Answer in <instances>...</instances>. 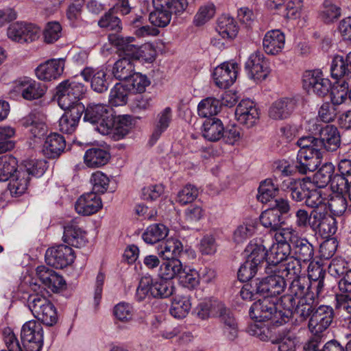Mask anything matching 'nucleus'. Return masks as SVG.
I'll return each instance as SVG.
<instances>
[{
	"label": "nucleus",
	"mask_w": 351,
	"mask_h": 351,
	"mask_svg": "<svg viewBox=\"0 0 351 351\" xmlns=\"http://www.w3.org/2000/svg\"><path fill=\"white\" fill-rule=\"evenodd\" d=\"M108 40L117 48L119 57L128 58L132 62L139 60L147 63L155 60L156 50L150 43L138 45L134 37H123L117 34H109Z\"/></svg>",
	"instance_id": "f257e3e1"
},
{
	"label": "nucleus",
	"mask_w": 351,
	"mask_h": 351,
	"mask_svg": "<svg viewBox=\"0 0 351 351\" xmlns=\"http://www.w3.org/2000/svg\"><path fill=\"white\" fill-rule=\"evenodd\" d=\"M277 300L276 298L263 297L253 303L249 311L251 319L258 322L271 321L275 326L287 323L292 316L291 312L285 308L283 311L278 309Z\"/></svg>",
	"instance_id": "f03ea898"
},
{
	"label": "nucleus",
	"mask_w": 351,
	"mask_h": 351,
	"mask_svg": "<svg viewBox=\"0 0 351 351\" xmlns=\"http://www.w3.org/2000/svg\"><path fill=\"white\" fill-rule=\"evenodd\" d=\"M175 287L170 280L160 278L153 280L150 276L141 278L136 288L135 298L141 302L146 298H167L174 293Z\"/></svg>",
	"instance_id": "7ed1b4c3"
},
{
	"label": "nucleus",
	"mask_w": 351,
	"mask_h": 351,
	"mask_svg": "<svg viewBox=\"0 0 351 351\" xmlns=\"http://www.w3.org/2000/svg\"><path fill=\"white\" fill-rule=\"evenodd\" d=\"M18 161L11 155L0 157V182L11 180L8 188L12 195H21L27 188V178L23 177L19 179L21 172L17 171Z\"/></svg>",
	"instance_id": "20e7f679"
},
{
	"label": "nucleus",
	"mask_w": 351,
	"mask_h": 351,
	"mask_svg": "<svg viewBox=\"0 0 351 351\" xmlns=\"http://www.w3.org/2000/svg\"><path fill=\"white\" fill-rule=\"evenodd\" d=\"M86 88L82 83L66 80L56 87V97L58 105L62 109L76 108L78 104L83 105L80 100L84 97Z\"/></svg>",
	"instance_id": "39448f33"
},
{
	"label": "nucleus",
	"mask_w": 351,
	"mask_h": 351,
	"mask_svg": "<svg viewBox=\"0 0 351 351\" xmlns=\"http://www.w3.org/2000/svg\"><path fill=\"white\" fill-rule=\"evenodd\" d=\"M308 130L317 136L319 149L328 152L336 151L341 145V136L337 127L328 124H319L317 121L308 123Z\"/></svg>",
	"instance_id": "423d86ee"
},
{
	"label": "nucleus",
	"mask_w": 351,
	"mask_h": 351,
	"mask_svg": "<svg viewBox=\"0 0 351 351\" xmlns=\"http://www.w3.org/2000/svg\"><path fill=\"white\" fill-rule=\"evenodd\" d=\"M84 121L97 125V130L102 134L110 133L111 122V108L102 104L90 103L84 108Z\"/></svg>",
	"instance_id": "0eeeda50"
},
{
	"label": "nucleus",
	"mask_w": 351,
	"mask_h": 351,
	"mask_svg": "<svg viewBox=\"0 0 351 351\" xmlns=\"http://www.w3.org/2000/svg\"><path fill=\"white\" fill-rule=\"evenodd\" d=\"M308 295H315L311 291V282L305 276L292 280L290 283L287 293L280 298L283 308L288 309L293 315V308L295 306V301L307 298Z\"/></svg>",
	"instance_id": "6e6552de"
},
{
	"label": "nucleus",
	"mask_w": 351,
	"mask_h": 351,
	"mask_svg": "<svg viewBox=\"0 0 351 351\" xmlns=\"http://www.w3.org/2000/svg\"><path fill=\"white\" fill-rule=\"evenodd\" d=\"M334 316V310L330 306L320 305L317 307L308 324V330L314 336L311 339H322V333L330 326Z\"/></svg>",
	"instance_id": "1a4fd4ad"
},
{
	"label": "nucleus",
	"mask_w": 351,
	"mask_h": 351,
	"mask_svg": "<svg viewBox=\"0 0 351 351\" xmlns=\"http://www.w3.org/2000/svg\"><path fill=\"white\" fill-rule=\"evenodd\" d=\"M21 339L26 351H40L43 346L41 324L35 320L25 322L21 328Z\"/></svg>",
	"instance_id": "9d476101"
},
{
	"label": "nucleus",
	"mask_w": 351,
	"mask_h": 351,
	"mask_svg": "<svg viewBox=\"0 0 351 351\" xmlns=\"http://www.w3.org/2000/svg\"><path fill=\"white\" fill-rule=\"evenodd\" d=\"M245 71L247 77L256 82L265 80L270 73L268 62L260 51L252 53L245 63Z\"/></svg>",
	"instance_id": "9b49d317"
},
{
	"label": "nucleus",
	"mask_w": 351,
	"mask_h": 351,
	"mask_svg": "<svg viewBox=\"0 0 351 351\" xmlns=\"http://www.w3.org/2000/svg\"><path fill=\"white\" fill-rule=\"evenodd\" d=\"M285 287L284 277L276 274L255 279V288L260 296L272 298L282 293Z\"/></svg>",
	"instance_id": "f8f14e48"
},
{
	"label": "nucleus",
	"mask_w": 351,
	"mask_h": 351,
	"mask_svg": "<svg viewBox=\"0 0 351 351\" xmlns=\"http://www.w3.org/2000/svg\"><path fill=\"white\" fill-rule=\"evenodd\" d=\"M304 88L308 93H313L319 97L326 95L331 89V82L324 78L318 70L306 71L303 74Z\"/></svg>",
	"instance_id": "ddd939ff"
},
{
	"label": "nucleus",
	"mask_w": 351,
	"mask_h": 351,
	"mask_svg": "<svg viewBox=\"0 0 351 351\" xmlns=\"http://www.w3.org/2000/svg\"><path fill=\"white\" fill-rule=\"evenodd\" d=\"M75 259L74 251L68 245H59L49 248L45 252L47 265L56 269H62L71 264Z\"/></svg>",
	"instance_id": "4468645a"
},
{
	"label": "nucleus",
	"mask_w": 351,
	"mask_h": 351,
	"mask_svg": "<svg viewBox=\"0 0 351 351\" xmlns=\"http://www.w3.org/2000/svg\"><path fill=\"white\" fill-rule=\"evenodd\" d=\"M40 29L35 25L14 23L9 26L7 35L11 40L20 43H31L39 37Z\"/></svg>",
	"instance_id": "2eb2a0df"
},
{
	"label": "nucleus",
	"mask_w": 351,
	"mask_h": 351,
	"mask_svg": "<svg viewBox=\"0 0 351 351\" xmlns=\"http://www.w3.org/2000/svg\"><path fill=\"white\" fill-rule=\"evenodd\" d=\"M323 155L319 148L299 149L297 154L295 168L302 174L316 170L321 164Z\"/></svg>",
	"instance_id": "dca6fc26"
},
{
	"label": "nucleus",
	"mask_w": 351,
	"mask_h": 351,
	"mask_svg": "<svg viewBox=\"0 0 351 351\" xmlns=\"http://www.w3.org/2000/svg\"><path fill=\"white\" fill-rule=\"evenodd\" d=\"M311 182L306 179H293L289 178L285 180L281 185L282 189L289 194L290 197L295 202H300L305 200L310 193Z\"/></svg>",
	"instance_id": "f3484780"
},
{
	"label": "nucleus",
	"mask_w": 351,
	"mask_h": 351,
	"mask_svg": "<svg viewBox=\"0 0 351 351\" xmlns=\"http://www.w3.org/2000/svg\"><path fill=\"white\" fill-rule=\"evenodd\" d=\"M235 116L241 124L251 128L259 119V112L253 101L243 99L236 108Z\"/></svg>",
	"instance_id": "a211bd4d"
},
{
	"label": "nucleus",
	"mask_w": 351,
	"mask_h": 351,
	"mask_svg": "<svg viewBox=\"0 0 351 351\" xmlns=\"http://www.w3.org/2000/svg\"><path fill=\"white\" fill-rule=\"evenodd\" d=\"M81 75L85 81L90 82L91 88L98 93L106 92L111 83V78L104 69L86 68L82 71Z\"/></svg>",
	"instance_id": "6ab92c4d"
},
{
	"label": "nucleus",
	"mask_w": 351,
	"mask_h": 351,
	"mask_svg": "<svg viewBox=\"0 0 351 351\" xmlns=\"http://www.w3.org/2000/svg\"><path fill=\"white\" fill-rule=\"evenodd\" d=\"M213 75L215 83L219 88H228L237 79V64L223 62L215 69Z\"/></svg>",
	"instance_id": "aec40b11"
},
{
	"label": "nucleus",
	"mask_w": 351,
	"mask_h": 351,
	"mask_svg": "<svg viewBox=\"0 0 351 351\" xmlns=\"http://www.w3.org/2000/svg\"><path fill=\"white\" fill-rule=\"evenodd\" d=\"M64 63L62 58L49 60L36 69V75L43 81L56 80L63 73Z\"/></svg>",
	"instance_id": "412c9836"
},
{
	"label": "nucleus",
	"mask_w": 351,
	"mask_h": 351,
	"mask_svg": "<svg viewBox=\"0 0 351 351\" xmlns=\"http://www.w3.org/2000/svg\"><path fill=\"white\" fill-rule=\"evenodd\" d=\"M64 110L65 112L59 119V130L64 134H71L78 126L84 111V106L78 104L76 108Z\"/></svg>",
	"instance_id": "4be33fe9"
},
{
	"label": "nucleus",
	"mask_w": 351,
	"mask_h": 351,
	"mask_svg": "<svg viewBox=\"0 0 351 351\" xmlns=\"http://www.w3.org/2000/svg\"><path fill=\"white\" fill-rule=\"evenodd\" d=\"M331 77L336 80L348 82L351 80V51L346 56L336 55L330 64Z\"/></svg>",
	"instance_id": "5701e85b"
},
{
	"label": "nucleus",
	"mask_w": 351,
	"mask_h": 351,
	"mask_svg": "<svg viewBox=\"0 0 351 351\" xmlns=\"http://www.w3.org/2000/svg\"><path fill=\"white\" fill-rule=\"evenodd\" d=\"M36 274L40 282L53 293L60 291L66 286L62 276L45 265L36 268Z\"/></svg>",
	"instance_id": "b1692460"
},
{
	"label": "nucleus",
	"mask_w": 351,
	"mask_h": 351,
	"mask_svg": "<svg viewBox=\"0 0 351 351\" xmlns=\"http://www.w3.org/2000/svg\"><path fill=\"white\" fill-rule=\"evenodd\" d=\"M244 253L246 259L249 260V261L257 263V265L261 267L265 263V271L267 273L270 272V268L268 267V265H267L268 252L261 239H254L251 241L246 246Z\"/></svg>",
	"instance_id": "393cba45"
},
{
	"label": "nucleus",
	"mask_w": 351,
	"mask_h": 351,
	"mask_svg": "<svg viewBox=\"0 0 351 351\" xmlns=\"http://www.w3.org/2000/svg\"><path fill=\"white\" fill-rule=\"evenodd\" d=\"M102 207V201L97 194L90 192L81 195L75 204L78 214L90 215L97 213Z\"/></svg>",
	"instance_id": "a878e982"
},
{
	"label": "nucleus",
	"mask_w": 351,
	"mask_h": 351,
	"mask_svg": "<svg viewBox=\"0 0 351 351\" xmlns=\"http://www.w3.org/2000/svg\"><path fill=\"white\" fill-rule=\"evenodd\" d=\"M21 125L29 128L34 138H41L47 133L45 116L40 112H32L21 120Z\"/></svg>",
	"instance_id": "bb28decb"
},
{
	"label": "nucleus",
	"mask_w": 351,
	"mask_h": 351,
	"mask_svg": "<svg viewBox=\"0 0 351 351\" xmlns=\"http://www.w3.org/2000/svg\"><path fill=\"white\" fill-rule=\"evenodd\" d=\"M289 249L291 256L300 262L308 263L313 259L314 247L306 238L299 236Z\"/></svg>",
	"instance_id": "cd10ccee"
},
{
	"label": "nucleus",
	"mask_w": 351,
	"mask_h": 351,
	"mask_svg": "<svg viewBox=\"0 0 351 351\" xmlns=\"http://www.w3.org/2000/svg\"><path fill=\"white\" fill-rule=\"evenodd\" d=\"M65 147L64 138L58 133H52L46 138L42 151L47 158H56L64 151Z\"/></svg>",
	"instance_id": "c85d7f7f"
},
{
	"label": "nucleus",
	"mask_w": 351,
	"mask_h": 351,
	"mask_svg": "<svg viewBox=\"0 0 351 351\" xmlns=\"http://www.w3.org/2000/svg\"><path fill=\"white\" fill-rule=\"evenodd\" d=\"M296 107V101L292 98H282L274 101L269 110V116L275 120L289 117Z\"/></svg>",
	"instance_id": "c756f323"
},
{
	"label": "nucleus",
	"mask_w": 351,
	"mask_h": 351,
	"mask_svg": "<svg viewBox=\"0 0 351 351\" xmlns=\"http://www.w3.org/2000/svg\"><path fill=\"white\" fill-rule=\"evenodd\" d=\"M16 88L26 100L39 99L47 90V86L45 84L32 80L19 82Z\"/></svg>",
	"instance_id": "7c9ffc66"
},
{
	"label": "nucleus",
	"mask_w": 351,
	"mask_h": 351,
	"mask_svg": "<svg viewBox=\"0 0 351 351\" xmlns=\"http://www.w3.org/2000/svg\"><path fill=\"white\" fill-rule=\"evenodd\" d=\"M285 34L279 29L267 32L263 40L264 51L270 55H276L280 52L285 47Z\"/></svg>",
	"instance_id": "2f4dec72"
},
{
	"label": "nucleus",
	"mask_w": 351,
	"mask_h": 351,
	"mask_svg": "<svg viewBox=\"0 0 351 351\" xmlns=\"http://www.w3.org/2000/svg\"><path fill=\"white\" fill-rule=\"evenodd\" d=\"M223 304L217 300L206 299L197 304L194 312L196 316L202 320L217 317Z\"/></svg>",
	"instance_id": "473e14b6"
},
{
	"label": "nucleus",
	"mask_w": 351,
	"mask_h": 351,
	"mask_svg": "<svg viewBox=\"0 0 351 351\" xmlns=\"http://www.w3.org/2000/svg\"><path fill=\"white\" fill-rule=\"evenodd\" d=\"M111 122L110 132H112L118 138L125 136L134 125L132 117L128 114L113 116L112 114Z\"/></svg>",
	"instance_id": "72a5a7b5"
},
{
	"label": "nucleus",
	"mask_w": 351,
	"mask_h": 351,
	"mask_svg": "<svg viewBox=\"0 0 351 351\" xmlns=\"http://www.w3.org/2000/svg\"><path fill=\"white\" fill-rule=\"evenodd\" d=\"M216 30L223 39L232 40L237 35L238 27L232 17L223 14L217 19Z\"/></svg>",
	"instance_id": "f704fd0d"
},
{
	"label": "nucleus",
	"mask_w": 351,
	"mask_h": 351,
	"mask_svg": "<svg viewBox=\"0 0 351 351\" xmlns=\"http://www.w3.org/2000/svg\"><path fill=\"white\" fill-rule=\"evenodd\" d=\"M110 154L104 149L90 148L84 154V162L88 167L98 168L108 163Z\"/></svg>",
	"instance_id": "c9c22d12"
},
{
	"label": "nucleus",
	"mask_w": 351,
	"mask_h": 351,
	"mask_svg": "<svg viewBox=\"0 0 351 351\" xmlns=\"http://www.w3.org/2000/svg\"><path fill=\"white\" fill-rule=\"evenodd\" d=\"M64 241L75 247L84 246L86 243V232L75 225L64 227Z\"/></svg>",
	"instance_id": "e433bc0d"
},
{
	"label": "nucleus",
	"mask_w": 351,
	"mask_h": 351,
	"mask_svg": "<svg viewBox=\"0 0 351 351\" xmlns=\"http://www.w3.org/2000/svg\"><path fill=\"white\" fill-rule=\"evenodd\" d=\"M267 265L278 267L281 263L287 260L291 255V251L288 245H282L274 243L267 251Z\"/></svg>",
	"instance_id": "4c0bfd02"
},
{
	"label": "nucleus",
	"mask_w": 351,
	"mask_h": 351,
	"mask_svg": "<svg viewBox=\"0 0 351 351\" xmlns=\"http://www.w3.org/2000/svg\"><path fill=\"white\" fill-rule=\"evenodd\" d=\"M202 128V135L208 141L215 142L222 138L223 125L220 119H208L204 121Z\"/></svg>",
	"instance_id": "58836bf2"
},
{
	"label": "nucleus",
	"mask_w": 351,
	"mask_h": 351,
	"mask_svg": "<svg viewBox=\"0 0 351 351\" xmlns=\"http://www.w3.org/2000/svg\"><path fill=\"white\" fill-rule=\"evenodd\" d=\"M341 8L335 0H324L319 16L321 20L326 23H333L341 16Z\"/></svg>",
	"instance_id": "ea45409f"
},
{
	"label": "nucleus",
	"mask_w": 351,
	"mask_h": 351,
	"mask_svg": "<svg viewBox=\"0 0 351 351\" xmlns=\"http://www.w3.org/2000/svg\"><path fill=\"white\" fill-rule=\"evenodd\" d=\"M182 250L183 245L181 241L176 239H171L160 244L158 255L163 259H178L177 257Z\"/></svg>",
	"instance_id": "a19ab883"
},
{
	"label": "nucleus",
	"mask_w": 351,
	"mask_h": 351,
	"mask_svg": "<svg viewBox=\"0 0 351 351\" xmlns=\"http://www.w3.org/2000/svg\"><path fill=\"white\" fill-rule=\"evenodd\" d=\"M278 271L282 277L290 280H295L302 278V265L298 259L290 256L287 260L278 267Z\"/></svg>",
	"instance_id": "79ce46f5"
},
{
	"label": "nucleus",
	"mask_w": 351,
	"mask_h": 351,
	"mask_svg": "<svg viewBox=\"0 0 351 351\" xmlns=\"http://www.w3.org/2000/svg\"><path fill=\"white\" fill-rule=\"evenodd\" d=\"M191 308V302L189 295H176L173 298L169 312L175 318L182 319L188 315Z\"/></svg>",
	"instance_id": "37998d69"
},
{
	"label": "nucleus",
	"mask_w": 351,
	"mask_h": 351,
	"mask_svg": "<svg viewBox=\"0 0 351 351\" xmlns=\"http://www.w3.org/2000/svg\"><path fill=\"white\" fill-rule=\"evenodd\" d=\"M160 265L159 276L166 280H169L175 277H179L183 267L179 259H165Z\"/></svg>",
	"instance_id": "c03bdc74"
},
{
	"label": "nucleus",
	"mask_w": 351,
	"mask_h": 351,
	"mask_svg": "<svg viewBox=\"0 0 351 351\" xmlns=\"http://www.w3.org/2000/svg\"><path fill=\"white\" fill-rule=\"evenodd\" d=\"M134 73L133 62L128 58L121 57L113 66L112 73L119 80L127 82Z\"/></svg>",
	"instance_id": "a18cd8bd"
},
{
	"label": "nucleus",
	"mask_w": 351,
	"mask_h": 351,
	"mask_svg": "<svg viewBox=\"0 0 351 351\" xmlns=\"http://www.w3.org/2000/svg\"><path fill=\"white\" fill-rule=\"evenodd\" d=\"M315 295H308L307 298L295 301V306L293 312L296 314L302 321L306 320L312 315L316 308L313 306Z\"/></svg>",
	"instance_id": "49530a36"
},
{
	"label": "nucleus",
	"mask_w": 351,
	"mask_h": 351,
	"mask_svg": "<svg viewBox=\"0 0 351 351\" xmlns=\"http://www.w3.org/2000/svg\"><path fill=\"white\" fill-rule=\"evenodd\" d=\"M261 223L271 230L276 231L285 223L279 212L271 207L263 211L260 216Z\"/></svg>",
	"instance_id": "de8ad7c7"
},
{
	"label": "nucleus",
	"mask_w": 351,
	"mask_h": 351,
	"mask_svg": "<svg viewBox=\"0 0 351 351\" xmlns=\"http://www.w3.org/2000/svg\"><path fill=\"white\" fill-rule=\"evenodd\" d=\"M168 234L167 228L161 223L149 226L142 235L143 241L148 244H154L164 239Z\"/></svg>",
	"instance_id": "09e8293b"
},
{
	"label": "nucleus",
	"mask_w": 351,
	"mask_h": 351,
	"mask_svg": "<svg viewBox=\"0 0 351 351\" xmlns=\"http://www.w3.org/2000/svg\"><path fill=\"white\" fill-rule=\"evenodd\" d=\"M172 119V110L167 107L162 110L157 117L155 128L152 135V139L156 141L161 134L167 129Z\"/></svg>",
	"instance_id": "8fccbe9b"
},
{
	"label": "nucleus",
	"mask_w": 351,
	"mask_h": 351,
	"mask_svg": "<svg viewBox=\"0 0 351 351\" xmlns=\"http://www.w3.org/2000/svg\"><path fill=\"white\" fill-rule=\"evenodd\" d=\"M335 166L331 162L324 163L314 174L313 182L318 188H324L331 182Z\"/></svg>",
	"instance_id": "3c124183"
},
{
	"label": "nucleus",
	"mask_w": 351,
	"mask_h": 351,
	"mask_svg": "<svg viewBox=\"0 0 351 351\" xmlns=\"http://www.w3.org/2000/svg\"><path fill=\"white\" fill-rule=\"evenodd\" d=\"M130 90L126 84H116L109 95V103L113 106H121L127 104Z\"/></svg>",
	"instance_id": "603ef678"
},
{
	"label": "nucleus",
	"mask_w": 351,
	"mask_h": 351,
	"mask_svg": "<svg viewBox=\"0 0 351 351\" xmlns=\"http://www.w3.org/2000/svg\"><path fill=\"white\" fill-rule=\"evenodd\" d=\"M278 192V187L270 179L261 182L258 187L257 199L263 204L269 202L274 198Z\"/></svg>",
	"instance_id": "864d4df0"
},
{
	"label": "nucleus",
	"mask_w": 351,
	"mask_h": 351,
	"mask_svg": "<svg viewBox=\"0 0 351 351\" xmlns=\"http://www.w3.org/2000/svg\"><path fill=\"white\" fill-rule=\"evenodd\" d=\"M117 14L111 9L105 13L98 21V25L108 31H114L116 33L120 32L122 29V24L120 19L115 16Z\"/></svg>",
	"instance_id": "5fc2aeb1"
},
{
	"label": "nucleus",
	"mask_w": 351,
	"mask_h": 351,
	"mask_svg": "<svg viewBox=\"0 0 351 351\" xmlns=\"http://www.w3.org/2000/svg\"><path fill=\"white\" fill-rule=\"evenodd\" d=\"M327 208L333 216H341L348 208L347 199L341 194L332 195L326 202Z\"/></svg>",
	"instance_id": "6e6d98bb"
},
{
	"label": "nucleus",
	"mask_w": 351,
	"mask_h": 351,
	"mask_svg": "<svg viewBox=\"0 0 351 351\" xmlns=\"http://www.w3.org/2000/svg\"><path fill=\"white\" fill-rule=\"evenodd\" d=\"M274 234V239L276 243L282 245H288L291 247L295 239L299 237L297 232L292 228H279Z\"/></svg>",
	"instance_id": "4d7b16f0"
},
{
	"label": "nucleus",
	"mask_w": 351,
	"mask_h": 351,
	"mask_svg": "<svg viewBox=\"0 0 351 351\" xmlns=\"http://www.w3.org/2000/svg\"><path fill=\"white\" fill-rule=\"evenodd\" d=\"M219 103V100L212 97L203 99L197 106L199 115L209 117L217 114L220 110Z\"/></svg>",
	"instance_id": "13d9d810"
},
{
	"label": "nucleus",
	"mask_w": 351,
	"mask_h": 351,
	"mask_svg": "<svg viewBox=\"0 0 351 351\" xmlns=\"http://www.w3.org/2000/svg\"><path fill=\"white\" fill-rule=\"evenodd\" d=\"M14 134V128L8 125H0V154L9 152L14 147V142L11 140Z\"/></svg>",
	"instance_id": "bf43d9fd"
},
{
	"label": "nucleus",
	"mask_w": 351,
	"mask_h": 351,
	"mask_svg": "<svg viewBox=\"0 0 351 351\" xmlns=\"http://www.w3.org/2000/svg\"><path fill=\"white\" fill-rule=\"evenodd\" d=\"M296 340L295 335L287 331L279 334L274 343L278 344L279 351H295Z\"/></svg>",
	"instance_id": "052dcab7"
},
{
	"label": "nucleus",
	"mask_w": 351,
	"mask_h": 351,
	"mask_svg": "<svg viewBox=\"0 0 351 351\" xmlns=\"http://www.w3.org/2000/svg\"><path fill=\"white\" fill-rule=\"evenodd\" d=\"M331 187L337 191L343 193H348L350 200L351 202V178L339 174L333 175L332 179L330 182Z\"/></svg>",
	"instance_id": "680f3d73"
},
{
	"label": "nucleus",
	"mask_w": 351,
	"mask_h": 351,
	"mask_svg": "<svg viewBox=\"0 0 351 351\" xmlns=\"http://www.w3.org/2000/svg\"><path fill=\"white\" fill-rule=\"evenodd\" d=\"M322 339H311L304 346V350L308 351H344L343 347L336 341H328L322 350L319 349V344Z\"/></svg>",
	"instance_id": "e2e57ef3"
},
{
	"label": "nucleus",
	"mask_w": 351,
	"mask_h": 351,
	"mask_svg": "<svg viewBox=\"0 0 351 351\" xmlns=\"http://www.w3.org/2000/svg\"><path fill=\"white\" fill-rule=\"evenodd\" d=\"M180 283L188 289H193L199 285V274L195 269L182 268L178 277Z\"/></svg>",
	"instance_id": "0e129e2a"
},
{
	"label": "nucleus",
	"mask_w": 351,
	"mask_h": 351,
	"mask_svg": "<svg viewBox=\"0 0 351 351\" xmlns=\"http://www.w3.org/2000/svg\"><path fill=\"white\" fill-rule=\"evenodd\" d=\"M110 180L108 177L101 171L93 173L90 178V183L93 185V193L96 194L104 193L108 187Z\"/></svg>",
	"instance_id": "69168bd1"
},
{
	"label": "nucleus",
	"mask_w": 351,
	"mask_h": 351,
	"mask_svg": "<svg viewBox=\"0 0 351 351\" xmlns=\"http://www.w3.org/2000/svg\"><path fill=\"white\" fill-rule=\"evenodd\" d=\"M34 317L44 324L52 326L58 321L57 311L53 304L50 302L41 312L36 313Z\"/></svg>",
	"instance_id": "338daca9"
},
{
	"label": "nucleus",
	"mask_w": 351,
	"mask_h": 351,
	"mask_svg": "<svg viewBox=\"0 0 351 351\" xmlns=\"http://www.w3.org/2000/svg\"><path fill=\"white\" fill-rule=\"evenodd\" d=\"M150 84L145 75L139 73H134L131 77L126 82V86L128 89L136 93H143Z\"/></svg>",
	"instance_id": "774afa93"
}]
</instances>
